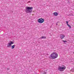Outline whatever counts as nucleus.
Returning <instances> with one entry per match:
<instances>
[{
    "mask_svg": "<svg viewBox=\"0 0 74 74\" xmlns=\"http://www.w3.org/2000/svg\"><path fill=\"white\" fill-rule=\"evenodd\" d=\"M58 69L59 71H63L66 69V67L64 66V67L59 66L58 68Z\"/></svg>",
    "mask_w": 74,
    "mask_h": 74,
    "instance_id": "3",
    "label": "nucleus"
},
{
    "mask_svg": "<svg viewBox=\"0 0 74 74\" xmlns=\"http://www.w3.org/2000/svg\"><path fill=\"white\" fill-rule=\"evenodd\" d=\"M60 38H61V39L62 40L63 38H64V37H65V36L63 34H61L60 35Z\"/></svg>",
    "mask_w": 74,
    "mask_h": 74,
    "instance_id": "6",
    "label": "nucleus"
},
{
    "mask_svg": "<svg viewBox=\"0 0 74 74\" xmlns=\"http://www.w3.org/2000/svg\"><path fill=\"white\" fill-rule=\"evenodd\" d=\"M63 42H64L65 43L66 42H67V41L66 40H62Z\"/></svg>",
    "mask_w": 74,
    "mask_h": 74,
    "instance_id": "12",
    "label": "nucleus"
},
{
    "mask_svg": "<svg viewBox=\"0 0 74 74\" xmlns=\"http://www.w3.org/2000/svg\"><path fill=\"white\" fill-rule=\"evenodd\" d=\"M58 53L53 52L51 54L49 58L51 59H55L58 58Z\"/></svg>",
    "mask_w": 74,
    "mask_h": 74,
    "instance_id": "1",
    "label": "nucleus"
},
{
    "mask_svg": "<svg viewBox=\"0 0 74 74\" xmlns=\"http://www.w3.org/2000/svg\"><path fill=\"white\" fill-rule=\"evenodd\" d=\"M40 38H41V39H45L46 38V36H42Z\"/></svg>",
    "mask_w": 74,
    "mask_h": 74,
    "instance_id": "8",
    "label": "nucleus"
},
{
    "mask_svg": "<svg viewBox=\"0 0 74 74\" xmlns=\"http://www.w3.org/2000/svg\"><path fill=\"white\" fill-rule=\"evenodd\" d=\"M66 23L68 26L69 25V24H68L69 23L68 21H66Z\"/></svg>",
    "mask_w": 74,
    "mask_h": 74,
    "instance_id": "10",
    "label": "nucleus"
},
{
    "mask_svg": "<svg viewBox=\"0 0 74 74\" xmlns=\"http://www.w3.org/2000/svg\"><path fill=\"white\" fill-rule=\"evenodd\" d=\"M10 69H8H8H7V70H9Z\"/></svg>",
    "mask_w": 74,
    "mask_h": 74,
    "instance_id": "14",
    "label": "nucleus"
},
{
    "mask_svg": "<svg viewBox=\"0 0 74 74\" xmlns=\"http://www.w3.org/2000/svg\"><path fill=\"white\" fill-rule=\"evenodd\" d=\"M15 45H14L12 46V49H14L15 48Z\"/></svg>",
    "mask_w": 74,
    "mask_h": 74,
    "instance_id": "9",
    "label": "nucleus"
},
{
    "mask_svg": "<svg viewBox=\"0 0 74 74\" xmlns=\"http://www.w3.org/2000/svg\"><path fill=\"white\" fill-rule=\"evenodd\" d=\"M47 74V72H44L43 73V74Z\"/></svg>",
    "mask_w": 74,
    "mask_h": 74,
    "instance_id": "13",
    "label": "nucleus"
},
{
    "mask_svg": "<svg viewBox=\"0 0 74 74\" xmlns=\"http://www.w3.org/2000/svg\"><path fill=\"white\" fill-rule=\"evenodd\" d=\"M10 42H9L7 44V47L8 48H10L11 46H12V44H14V42L12 41H10Z\"/></svg>",
    "mask_w": 74,
    "mask_h": 74,
    "instance_id": "4",
    "label": "nucleus"
},
{
    "mask_svg": "<svg viewBox=\"0 0 74 74\" xmlns=\"http://www.w3.org/2000/svg\"><path fill=\"white\" fill-rule=\"evenodd\" d=\"M25 11L26 13H29L31 14V13L32 11V10L33 8V7H26L25 8Z\"/></svg>",
    "mask_w": 74,
    "mask_h": 74,
    "instance_id": "2",
    "label": "nucleus"
},
{
    "mask_svg": "<svg viewBox=\"0 0 74 74\" xmlns=\"http://www.w3.org/2000/svg\"><path fill=\"white\" fill-rule=\"evenodd\" d=\"M38 22L40 23H42L44 22V20L42 18H39L38 20Z\"/></svg>",
    "mask_w": 74,
    "mask_h": 74,
    "instance_id": "5",
    "label": "nucleus"
},
{
    "mask_svg": "<svg viewBox=\"0 0 74 74\" xmlns=\"http://www.w3.org/2000/svg\"><path fill=\"white\" fill-rule=\"evenodd\" d=\"M68 26H69V29H71V26H70L69 25H68Z\"/></svg>",
    "mask_w": 74,
    "mask_h": 74,
    "instance_id": "11",
    "label": "nucleus"
},
{
    "mask_svg": "<svg viewBox=\"0 0 74 74\" xmlns=\"http://www.w3.org/2000/svg\"><path fill=\"white\" fill-rule=\"evenodd\" d=\"M53 14L55 16H58V13L56 12H54Z\"/></svg>",
    "mask_w": 74,
    "mask_h": 74,
    "instance_id": "7",
    "label": "nucleus"
}]
</instances>
